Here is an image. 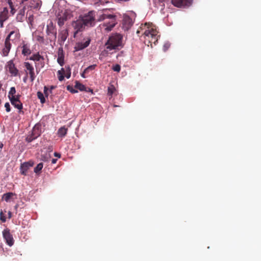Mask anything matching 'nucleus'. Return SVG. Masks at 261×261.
I'll use <instances>...</instances> for the list:
<instances>
[{"label": "nucleus", "mask_w": 261, "mask_h": 261, "mask_svg": "<svg viewBox=\"0 0 261 261\" xmlns=\"http://www.w3.org/2000/svg\"><path fill=\"white\" fill-rule=\"evenodd\" d=\"M97 21H103V25L105 27V30L110 31L117 23L116 15L110 14L107 10L98 11L96 13Z\"/></svg>", "instance_id": "f257e3e1"}, {"label": "nucleus", "mask_w": 261, "mask_h": 261, "mask_svg": "<svg viewBox=\"0 0 261 261\" xmlns=\"http://www.w3.org/2000/svg\"><path fill=\"white\" fill-rule=\"evenodd\" d=\"M122 36L119 34H115L110 36L106 43V49L105 51L108 54L109 50L116 49L118 46L121 45Z\"/></svg>", "instance_id": "f03ea898"}, {"label": "nucleus", "mask_w": 261, "mask_h": 261, "mask_svg": "<svg viewBox=\"0 0 261 261\" xmlns=\"http://www.w3.org/2000/svg\"><path fill=\"white\" fill-rule=\"evenodd\" d=\"M19 34L17 32L11 31L5 39L4 46L2 49V55L4 57H7L10 52L11 48L10 40L15 39L18 37Z\"/></svg>", "instance_id": "7ed1b4c3"}, {"label": "nucleus", "mask_w": 261, "mask_h": 261, "mask_svg": "<svg viewBox=\"0 0 261 261\" xmlns=\"http://www.w3.org/2000/svg\"><path fill=\"white\" fill-rule=\"evenodd\" d=\"M143 34L146 40H148V42L151 45L152 43L155 44L158 41V32L156 29L148 27L147 30L143 32Z\"/></svg>", "instance_id": "20e7f679"}, {"label": "nucleus", "mask_w": 261, "mask_h": 261, "mask_svg": "<svg viewBox=\"0 0 261 261\" xmlns=\"http://www.w3.org/2000/svg\"><path fill=\"white\" fill-rule=\"evenodd\" d=\"M46 33V40L49 42H55L57 38V29L52 21H50L47 24Z\"/></svg>", "instance_id": "39448f33"}, {"label": "nucleus", "mask_w": 261, "mask_h": 261, "mask_svg": "<svg viewBox=\"0 0 261 261\" xmlns=\"http://www.w3.org/2000/svg\"><path fill=\"white\" fill-rule=\"evenodd\" d=\"M41 133V125L37 123L35 125L31 133L27 136L25 140L28 142H31L39 137Z\"/></svg>", "instance_id": "423d86ee"}, {"label": "nucleus", "mask_w": 261, "mask_h": 261, "mask_svg": "<svg viewBox=\"0 0 261 261\" xmlns=\"http://www.w3.org/2000/svg\"><path fill=\"white\" fill-rule=\"evenodd\" d=\"M95 13L94 11H91L81 17V19L87 26H92L94 24Z\"/></svg>", "instance_id": "0eeeda50"}, {"label": "nucleus", "mask_w": 261, "mask_h": 261, "mask_svg": "<svg viewBox=\"0 0 261 261\" xmlns=\"http://www.w3.org/2000/svg\"><path fill=\"white\" fill-rule=\"evenodd\" d=\"M2 234L4 239H5L6 244L9 246L13 245L14 240L13 238L12 234L10 232V230L6 228L2 231Z\"/></svg>", "instance_id": "6e6552de"}, {"label": "nucleus", "mask_w": 261, "mask_h": 261, "mask_svg": "<svg viewBox=\"0 0 261 261\" xmlns=\"http://www.w3.org/2000/svg\"><path fill=\"white\" fill-rule=\"evenodd\" d=\"M20 95H17L16 97H14L13 96L10 98V100L11 101V104L16 108L19 110V113H23V112L22 111L23 106L21 102L20 101Z\"/></svg>", "instance_id": "1a4fd4ad"}, {"label": "nucleus", "mask_w": 261, "mask_h": 261, "mask_svg": "<svg viewBox=\"0 0 261 261\" xmlns=\"http://www.w3.org/2000/svg\"><path fill=\"white\" fill-rule=\"evenodd\" d=\"M24 65L26 69L25 72L27 74L26 77L23 79L24 81H25V79L27 77V75L29 74L30 75L31 81L33 82L35 79V74L34 67L29 62H24Z\"/></svg>", "instance_id": "9d476101"}, {"label": "nucleus", "mask_w": 261, "mask_h": 261, "mask_svg": "<svg viewBox=\"0 0 261 261\" xmlns=\"http://www.w3.org/2000/svg\"><path fill=\"white\" fill-rule=\"evenodd\" d=\"M42 5V2L40 0H31L29 2V5H25L27 6V9L28 11L27 15L29 13L30 10L32 9H39Z\"/></svg>", "instance_id": "9b49d317"}, {"label": "nucleus", "mask_w": 261, "mask_h": 261, "mask_svg": "<svg viewBox=\"0 0 261 261\" xmlns=\"http://www.w3.org/2000/svg\"><path fill=\"white\" fill-rule=\"evenodd\" d=\"M6 68L12 76H17L18 75L19 71L16 67L12 60L7 62Z\"/></svg>", "instance_id": "f8f14e48"}, {"label": "nucleus", "mask_w": 261, "mask_h": 261, "mask_svg": "<svg viewBox=\"0 0 261 261\" xmlns=\"http://www.w3.org/2000/svg\"><path fill=\"white\" fill-rule=\"evenodd\" d=\"M70 18V14L66 11L64 13H59L57 15L58 24L60 27L64 25V22Z\"/></svg>", "instance_id": "ddd939ff"}, {"label": "nucleus", "mask_w": 261, "mask_h": 261, "mask_svg": "<svg viewBox=\"0 0 261 261\" xmlns=\"http://www.w3.org/2000/svg\"><path fill=\"white\" fill-rule=\"evenodd\" d=\"M192 0H171L172 4L176 7L189 6L192 4Z\"/></svg>", "instance_id": "4468645a"}, {"label": "nucleus", "mask_w": 261, "mask_h": 261, "mask_svg": "<svg viewBox=\"0 0 261 261\" xmlns=\"http://www.w3.org/2000/svg\"><path fill=\"white\" fill-rule=\"evenodd\" d=\"M133 23L132 19L128 15L123 17L122 26L125 30H128L132 26Z\"/></svg>", "instance_id": "2eb2a0df"}, {"label": "nucleus", "mask_w": 261, "mask_h": 261, "mask_svg": "<svg viewBox=\"0 0 261 261\" xmlns=\"http://www.w3.org/2000/svg\"><path fill=\"white\" fill-rule=\"evenodd\" d=\"M73 26L76 31L74 33V36L78 32L82 31L85 26H87L84 21L81 19L77 20L73 23Z\"/></svg>", "instance_id": "dca6fc26"}, {"label": "nucleus", "mask_w": 261, "mask_h": 261, "mask_svg": "<svg viewBox=\"0 0 261 261\" xmlns=\"http://www.w3.org/2000/svg\"><path fill=\"white\" fill-rule=\"evenodd\" d=\"M90 41V39H88L85 42L77 43L74 46V51H77L85 48L89 45Z\"/></svg>", "instance_id": "f3484780"}, {"label": "nucleus", "mask_w": 261, "mask_h": 261, "mask_svg": "<svg viewBox=\"0 0 261 261\" xmlns=\"http://www.w3.org/2000/svg\"><path fill=\"white\" fill-rule=\"evenodd\" d=\"M33 166V163L31 161L24 162L20 166V170L22 174L26 175L28 169Z\"/></svg>", "instance_id": "a211bd4d"}, {"label": "nucleus", "mask_w": 261, "mask_h": 261, "mask_svg": "<svg viewBox=\"0 0 261 261\" xmlns=\"http://www.w3.org/2000/svg\"><path fill=\"white\" fill-rule=\"evenodd\" d=\"M57 62L61 66L64 64V54L62 48H59L58 49Z\"/></svg>", "instance_id": "6ab92c4d"}, {"label": "nucleus", "mask_w": 261, "mask_h": 261, "mask_svg": "<svg viewBox=\"0 0 261 261\" xmlns=\"http://www.w3.org/2000/svg\"><path fill=\"white\" fill-rule=\"evenodd\" d=\"M30 60H33L36 62H41V67H43L44 66V58L39 55V53L33 55L30 58Z\"/></svg>", "instance_id": "aec40b11"}, {"label": "nucleus", "mask_w": 261, "mask_h": 261, "mask_svg": "<svg viewBox=\"0 0 261 261\" xmlns=\"http://www.w3.org/2000/svg\"><path fill=\"white\" fill-rule=\"evenodd\" d=\"M8 18V10L7 8H4L3 11L0 13V22L1 27L3 26V23Z\"/></svg>", "instance_id": "412c9836"}, {"label": "nucleus", "mask_w": 261, "mask_h": 261, "mask_svg": "<svg viewBox=\"0 0 261 261\" xmlns=\"http://www.w3.org/2000/svg\"><path fill=\"white\" fill-rule=\"evenodd\" d=\"M27 10V6H24L23 8L21 9L16 16V19L18 21L22 22L23 21L24 16H25V11Z\"/></svg>", "instance_id": "4be33fe9"}, {"label": "nucleus", "mask_w": 261, "mask_h": 261, "mask_svg": "<svg viewBox=\"0 0 261 261\" xmlns=\"http://www.w3.org/2000/svg\"><path fill=\"white\" fill-rule=\"evenodd\" d=\"M22 54L24 56H28L31 54L30 45L28 44H23L22 46Z\"/></svg>", "instance_id": "5701e85b"}, {"label": "nucleus", "mask_w": 261, "mask_h": 261, "mask_svg": "<svg viewBox=\"0 0 261 261\" xmlns=\"http://www.w3.org/2000/svg\"><path fill=\"white\" fill-rule=\"evenodd\" d=\"M68 36V33L67 29L63 30L59 34V36L61 42H65Z\"/></svg>", "instance_id": "b1692460"}, {"label": "nucleus", "mask_w": 261, "mask_h": 261, "mask_svg": "<svg viewBox=\"0 0 261 261\" xmlns=\"http://www.w3.org/2000/svg\"><path fill=\"white\" fill-rule=\"evenodd\" d=\"M16 196V194L12 192H8L3 195L2 199L7 202H9L10 199L14 196Z\"/></svg>", "instance_id": "393cba45"}, {"label": "nucleus", "mask_w": 261, "mask_h": 261, "mask_svg": "<svg viewBox=\"0 0 261 261\" xmlns=\"http://www.w3.org/2000/svg\"><path fill=\"white\" fill-rule=\"evenodd\" d=\"M148 27H150L149 24H147V23H145L144 24H142L139 29L137 30V34L138 35V36H139V34L141 33L142 34L144 35L143 33L145 31V30L148 29Z\"/></svg>", "instance_id": "a878e982"}, {"label": "nucleus", "mask_w": 261, "mask_h": 261, "mask_svg": "<svg viewBox=\"0 0 261 261\" xmlns=\"http://www.w3.org/2000/svg\"><path fill=\"white\" fill-rule=\"evenodd\" d=\"M68 129L65 126L61 127L58 130V135L60 137H64L67 133Z\"/></svg>", "instance_id": "bb28decb"}, {"label": "nucleus", "mask_w": 261, "mask_h": 261, "mask_svg": "<svg viewBox=\"0 0 261 261\" xmlns=\"http://www.w3.org/2000/svg\"><path fill=\"white\" fill-rule=\"evenodd\" d=\"M65 74V68H62L61 70L58 71L57 75L58 77V79L60 81H62L64 80Z\"/></svg>", "instance_id": "cd10ccee"}, {"label": "nucleus", "mask_w": 261, "mask_h": 261, "mask_svg": "<svg viewBox=\"0 0 261 261\" xmlns=\"http://www.w3.org/2000/svg\"><path fill=\"white\" fill-rule=\"evenodd\" d=\"M75 88L79 89L81 91L86 90V87L77 81H75Z\"/></svg>", "instance_id": "c85d7f7f"}, {"label": "nucleus", "mask_w": 261, "mask_h": 261, "mask_svg": "<svg viewBox=\"0 0 261 261\" xmlns=\"http://www.w3.org/2000/svg\"><path fill=\"white\" fill-rule=\"evenodd\" d=\"M38 98L40 100V102L41 103H44L45 102V98L43 94L40 92L38 91L37 93Z\"/></svg>", "instance_id": "c756f323"}, {"label": "nucleus", "mask_w": 261, "mask_h": 261, "mask_svg": "<svg viewBox=\"0 0 261 261\" xmlns=\"http://www.w3.org/2000/svg\"><path fill=\"white\" fill-rule=\"evenodd\" d=\"M65 76L67 79L70 78L71 76V68L69 66H66L65 67Z\"/></svg>", "instance_id": "7c9ffc66"}, {"label": "nucleus", "mask_w": 261, "mask_h": 261, "mask_svg": "<svg viewBox=\"0 0 261 261\" xmlns=\"http://www.w3.org/2000/svg\"><path fill=\"white\" fill-rule=\"evenodd\" d=\"M15 93H16V90H15V87H11L10 88V91L9 92V93H8V97H9V98L10 99V98L11 97H12L13 96L14 97H16L17 95H15Z\"/></svg>", "instance_id": "2f4dec72"}, {"label": "nucleus", "mask_w": 261, "mask_h": 261, "mask_svg": "<svg viewBox=\"0 0 261 261\" xmlns=\"http://www.w3.org/2000/svg\"><path fill=\"white\" fill-rule=\"evenodd\" d=\"M43 165L42 163L38 164L37 166L34 168V172L38 174L42 170Z\"/></svg>", "instance_id": "473e14b6"}, {"label": "nucleus", "mask_w": 261, "mask_h": 261, "mask_svg": "<svg viewBox=\"0 0 261 261\" xmlns=\"http://www.w3.org/2000/svg\"><path fill=\"white\" fill-rule=\"evenodd\" d=\"M115 90H116V89H115V87L113 85H111L110 86H109L108 87V94L109 95L112 96L113 95V94L114 93V92L115 91Z\"/></svg>", "instance_id": "72a5a7b5"}, {"label": "nucleus", "mask_w": 261, "mask_h": 261, "mask_svg": "<svg viewBox=\"0 0 261 261\" xmlns=\"http://www.w3.org/2000/svg\"><path fill=\"white\" fill-rule=\"evenodd\" d=\"M95 66L96 65H95L89 66L84 70V73H88L90 70L94 69Z\"/></svg>", "instance_id": "f704fd0d"}, {"label": "nucleus", "mask_w": 261, "mask_h": 261, "mask_svg": "<svg viewBox=\"0 0 261 261\" xmlns=\"http://www.w3.org/2000/svg\"><path fill=\"white\" fill-rule=\"evenodd\" d=\"M36 40L38 42H40V43H44L45 39L43 36H41L39 35L37 36Z\"/></svg>", "instance_id": "c9c22d12"}, {"label": "nucleus", "mask_w": 261, "mask_h": 261, "mask_svg": "<svg viewBox=\"0 0 261 261\" xmlns=\"http://www.w3.org/2000/svg\"><path fill=\"white\" fill-rule=\"evenodd\" d=\"M67 89L72 93H75L77 92V91L74 89L72 86L68 85L67 86Z\"/></svg>", "instance_id": "e433bc0d"}, {"label": "nucleus", "mask_w": 261, "mask_h": 261, "mask_svg": "<svg viewBox=\"0 0 261 261\" xmlns=\"http://www.w3.org/2000/svg\"><path fill=\"white\" fill-rule=\"evenodd\" d=\"M0 220L3 223L6 221V218L2 210L0 212Z\"/></svg>", "instance_id": "4c0bfd02"}, {"label": "nucleus", "mask_w": 261, "mask_h": 261, "mask_svg": "<svg viewBox=\"0 0 261 261\" xmlns=\"http://www.w3.org/2000/svg\"><path fill=\"white\" fill-rule=\"evenodd\" d=\"M112 69L114 71L119 72L120 71L121 67L119 64H116L115 66L113 67Z\"/></svg>", "instance_id": "58836bf2"}, {"label": "nucleus", "mask_w": 261, "mask_h": 261, "mask_svg": "<svg viewBox=\"0 0 261 261\" xmlns=\"http://www.w3.org/2000/svg\"><path fill=\"white\" fill-rule=\"evenodd\" d=\"M5 107L6 108V110L7 112H9L11 111L10 105L9 102H6L5 104Z\"/></svg>", "instance_id": "ea45409f"}, {"label": "nucleus", "mask_w": 261, "mask_h": 261, "mask_svg": "<svg viewBox=\"0 0 261 261\" xmlns=\"http://www.w3.org/2000/svg\"><path fill=\"white\" fill-rule=\"evenodd\" d=\"M170 44L169 43H166L164 44L163 46V49L164 51H166L170 47Z\"/></svg>", "instance_id": "a19ab883"}, {"label": "nucleus", "mask_w": 261, "mask_h": 261, "mask_svg": "<svg viewBox=\"0 0 261 261\" xmlns=\"http://www.w3.org/2000/svg\"><path fill=\"white\" fill-rule=\"evenodd\" d=\"M48 88L46 86H45L44 87V93L45 96H46V97L48 96Z\"/></svg>", "instance_id": "79ce46f5"}, {"label": "nucleus", "mask_w": 261, "mask_h": 261, "mask_svg": "<svg viewBox=\"0 0 261 261\" xmlns=\"http://www.w3.org/2000/svg\"><path fill=\"white\" fill-rule=\"evenodd\" d=\"M48 159H49V157H47V156L45 157L42 155L41 156V160L44 161H47Z\"/></svg>", "instance_id": "37998d69"}, {"label": "nucleus", "mask_w": 261, "mask_h": 261, "mask_svg": "<svg viewBox=\"0 0 261 261\" xmlns=\"http://www.w3.org/2000/svg\"><path fill=\"white\" fill-rule=\"evenodd\" d=\"M8 219H11L12 218V213H11V212H10V211L8 212Z\"/></svg>", "instance_id": "c03bdc74"}, {"label": "nucleus", "mask_w": 261, "mask_h": 261, "mask_svg": "<svg viewBox=\"0 0 261 261\" xmlns=\"http://www.w3.org/2000/svg\"><path fill=\"white\" fill-rule=\"evenodd\" d=\"M54 155L59 158H60L61 157V154L59 153H58L56 152L54 153Z\"/></svg>", "instance_id": "a18cd8bd"}, {"label": "nucleus", "mask_w": 261, "mask_h": 261, "mask_svg": "<svg viewBox=\"0 0 261 261\" xmlns=\"http://www.w3.org/2000/svg\"><path fill=\"white\" fill-rule=\"evenodd\" d=\"M56 161H57V159H52V160H51V163H52L53 164H55V163H56Z\"/></svg>", "instance_id": "49530a36"}, {"label": "nucleus", "mask_w": 261, "mask_h": 261, "mask_svg": "<svg viewBox=\"0 0 261 261\" xmlns=\"http://www.w3.org/2000/svg\"><path fill=\"white\" fill-rule=\"evenodd\" d=\"M87 73H84V71L81 74V76L84 77V78H85V74H87Z\"/></svg>", "instance_id": "de8ad7c7"}, {"label": "nucleus", "mask_w": 261, "mask_h": 261, "mask_svg": "<svg viewBox=\"0 0 261 261\" xmlns=\"http://www.w3.org/2000/svg\"><path fill=\"white\" fill-rule=\"evenodd\" d=\"M28 0H20V3H23L24 2L27 1Z\"/></svg>", "instance_id": "09e8293b"}, {"label": "nucleus", "mask_w": 261, "mask_h": 261, "mask_svg": "<svg viewBox=\"0 0 261 261\" xmlns=\"http://www.w3.org/2000/svg\"><path fill=\"white\" fill-rule=\"evenodd\" d=\"M3 147V144L2 143H0V148L2 149Z\"/></svg>", "instance_id": "8fccbe9b"}, {"label": "nucleus", "mask_w": 261, "mask_h": 261, "mask_svg": "<svg viewBox=\"0 0 261 261\" xmlns=\"http://www.w3.org/2000/svg\"><path fill=\"white\" fill-rule=\"evenodd\" d=\"M18 204H16L15 206V208L16 210L18 207Z\"/></svg>", "instance_id": "3c124183"}, {"label": "nucleus", "mask_w": 261, "mask_h": 261, "mask_svg": "<svg viewBox=\"0 0 261 261\" xmlns=\"http://www.w3.org/2000/svg\"><path fill=\"white\" fill-rule=\"evenodd\" d=\"M160 2L163 3L165 1V0H159Z\"/></svg>", "instance_id": "603ef678"}, {"label": "nucleus", "mask_w": 261, "mask_h": 261, "mask_svg": "<svg viewBox=\"0 0 261 261\" xmlns=\"http://www.w3.org/2000/svg\"><path fill=\"white\" fill-rule=\"evenodd\" d=\"M114 107H118V106H117V105H114Z\"/></svg>", "instance_id": "864d4df0"}, {"label": "nucleus", "mask_w": 261, "mask_h": 261, "mask_svg": "<svg viewBox=\"0 0 261 261\" xmlns=\"http://www.w3.org/2000/svg\"><path fill=\"white\" fill-rule=\"evenodd\" d=\"M29 15H30V16L32 15V14H31V13H30V14H29Z\"/></svg>", "instance_id": "5fc2aeb1"}]
</instances>
